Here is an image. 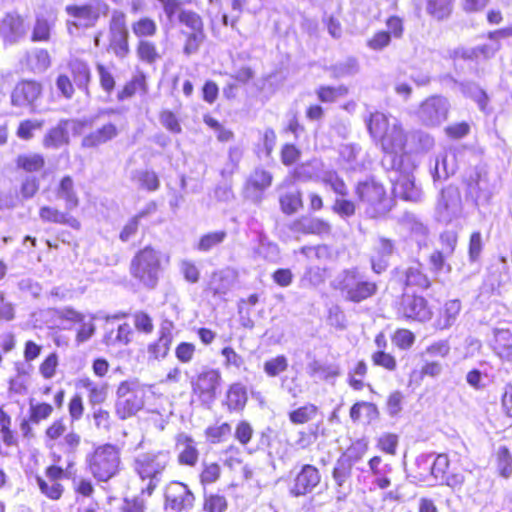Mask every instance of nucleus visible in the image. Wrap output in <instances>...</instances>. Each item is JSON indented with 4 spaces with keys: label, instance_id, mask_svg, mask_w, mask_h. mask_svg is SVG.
<instances>
[{
    "label": "nucleus",
    "instance_id": "1",
    "mask_svg": "<svg viewBox=\"0 0 512 512\" xmlns=\"http://www.w3.org/2000/svg\"><path fill=\"white\" fill-rule=\"evenodd\" d=\"M393 273L400 276L399 282L402 286V293L399 296L395 309L398 317L410 323H426L433 318L434 312L428 299L417 290H429L433 282L418 263L405 270L395 268Z\"/></svg>",
    "mask_w": 512,
    "mask_h": 512
},
{
    "label": "nucleus",
    "instance_id": "2",
    "mask_svg": "<svg viewBox=\"0 0 512 512\" xmlns=\"http://www.w3.org/2000/svg\"><path fill=\"white\" fill-rule=\"evenodd\" d=\"M354 194L368 218H383L393 207V199L385 185L374 177L358 181L354 185Z\"/></svg>",
    "mask_w": 512,
    "mask_h": 512
},
{
    "label": "nucleus",
    "instance_id": "3",
    "mask_svg": "<svg viewBox=\"0 0 512 512\" xmlns=\"http://www.w3.org/2000/svg\"><path fill=\"white\" fill-rule=\"evenodd\" d=\"M333 287L350 304L367 302L379 292L378 282L365 277L357 267L344 269Z\"/></svg>",
    "mask_w": 512,
    "mask_h": 512
},
{
    "label": "nucleus",
    "instance_id": "4",
    "mask_svg": "<svg viewBox=\"0 0 512 512\" xmlns=\"http://www.w3.org/2000/svg\"><path fill=\"white\" fill-rule=\"evenodd\" d=\"M86 467L97 482H108L122 470L120 448L112 443L96 446L86 458Z\"/></svg>",
    "mask_w": 512,
    "mask_h": 512
},
{
    "label": "nucleus",
    "instance_id": "5",
    "mask_svg": "<svg viewBox=\"0 0 512 512\" xmlns=\"http://www.w3.org/2000/svg\"><path fill=\"white\" fill-rule=\"evenodd\" d=\"M51 459L53 463L45 467L43 474L36 475L35 481L40 493L45 498L51 501H59L65 493V486L62 481L70 477L75 462L68 461L66 467L63 468L59 465L62 459L59 453H52Z\"/></svg>",
    "mask_w": 512,
    "mask_h": 512
},
{
    "label": "nucleus",
    "instance_id": "6",
    "mask_svg": "<svg viewBox=\"0 0 512 512\" xmlns=\"http://www.w3.org/2000/svg\"><path fill=\"white\" fill-rule=\"evenodd\" d=\"M43 441L52 453H58L55 449L63 452L68 457H74L80 452L82 437L74 430H68L63 418H57L47 425L43 434Z\"/></svg>",
    "mask_w": 512,
    "mask_h": 512
},
{
    "label": "nucleus",
    "instance_id": "7",
    "mask_svg": "<svg viewBox=\"0 0 512 512\" xmlns=\"http://www.w3.org/2000/svg\"><path fill=\"white\" fill-rule=\"evenodd\" d=\"M115 414L119 420L135 417L145 407L146 390L137 380H123L116 388Z\"/></svg>",
    "mask_w": 512,
    "mask_h": 512
},
{
    "label": "nucleus",
    "instance_id": "8",
    "mask_svg": "<svg viewBox=\"0 0 512 512\" xmlns=\"http://www.w3.org/2000/svg\"><path fill=\"white\" fill-rule=\"evenodd\" d=\"M130 274L146 287H154L161 270L160 254L148 245L138 250L130 262Z\"/></svg>",
    "mask_w": 512,
    "mask_h": 512
},
{
    "label": "nucleus",
    "instance_id": "9",
    "mask_svg": "<svg viewBox=\"0 0 512 512\" xmlns=\"http://www.w3.org/2000/svg\"><path fill=\"white\" fill-rule=\"evenodd\" d=\"M168 465V457L162 452L145 453L135 459V471L142 480H148L142 494L152 495L160 483V478Z\"/></svg>",
    "mask_w": 512,
    "mask_h": 512
},
{
    "label": "nucleus",
    "instance_id": "10",
    "mask_svg": "<svg viewBox=\"0 0 512 512\" xmlns=\"http://www.w3.org/2000/svg\"><path fill=\"white\" fill-rule=\"evenodd\" d=\"M68 72V74L61 73L56 78V86L61 95L71 99L75 94V88L89 94L91 70L88 64L82 60L70 61Z\"/></svg>",
    "mask_w": 512,
    "mask_h": 512
},
{
    "label": "nucleus",
    "instance_id": "11",
    "mask_svg": "<svg viewBox=\"0 0 512 512\" xmlns=\"http://www.w3.org/2000/svg\"><path fill=\"white\" fill-rule=\"evenodd\" d=\"M130 36L126 14L114 10L108 23L107 51L118 59H125L131 53Z\"/></svg>",
    "mask_w": 512,
    "mask_h": 512
},
{
    "label": "nucleus",
    "instance_id": "12",
    "mask_svg": "<svg viewBox=\"0 0 512 512\" xmlns=\"http://www.w3.org/2000/svg\"><path fill=\"white\" fill-rule=\"evenodd\" d=\"M320 470L312 464L301 465L298 472L290 479L288 492L292 497H303L311 494L321 483Z\"/></svg>",
    "mask_w": 512,
    "mask_h": 512
},
{
    "label": "nucleus",
    "instance_id": "13",
    "mask_svg": "<svg viewBox=\"0 0 512 512\" xmlns=\"http://www.w3.org/2000/svg\"><path fill=\"white\" fill-rule=\"evenodd\" d=\"M274 181L273 173L266 167L256 166L246 177L242 194L245 198L255 202H261L265 192L272 186Z\"/></svg>",
    "mask_w": 512,
    "mask_h": 512
},
{
    "label": "nucleus",
    "instance_id": "14",
    "mask_svg": "<svg viewBox=\"0 0 512 512\" xmlns=\"http://www.w3.org/2000/svg\"><path fill=\"white\" fill-rule=\"evenodd\" d=\"M94 128L81 139V148L95 150L116 140L121 134V127L114 121L90 123Z\"/></svg>",
    "mask_w": 512,
    "mask_h": 512
},
{
    "label": "nucleus",
    "instance_id": "15",
    "mask_svg": "<svg viewBox=\"0 0 512 512\" xmlns=\"http://www.w3.org/2000/svg\"><path fill=\"white\" fill-rule=\"evenodd\" d=\"M43 95V85L35 79H21L13 87L10 103L13 107L34 109Z\"/></svg>",
    "mask_w": 512,
    "mask_h": 512
},
{
    "label": "nucleus",
    "instance_id": "16",
    "mask_svg": "<svg viewBox=\"0 0 512 512\" xmlns=\"http://www.w3.org/2000/svg\"><path fill=\"white\" fill-rule=\"evenodd\" d=\"M221 386V374L218 369L207 368L194 379V395L202 403L213 401Z\"/></svg>",
    "mask_w": 512,
    "mask_h": 512
},
{
    "label": "nucleus",
    "instance_id": "17",
    "mask_svg": "<svg viewBox=\"0 0 512 512\" xmlns=\"http://www.w3.org/2000/svg\"><path fill=\"white\" fill-rule=\"evenodd\" d=\"M65 12L72 20L67 21V27L70 29L93 28L100 19L99 10L91 4H70L65 7Z\"/></svg>",
    "mask_w": 512,
    "mask_h": 512
},
{
    "label": "nucleus",
    "instance_id": "18",
    "mask_svg": "<svg viewBox=\"0 0 512 512\" xmlns=\"http://www.w3.org/2000/svg\"><path fill=\"white\" fill-rule=\"evenodd\" d=\"M71 209L65 210L56 205H42L38 210V216L43 223L66 226L74 231L81 230V222L70 213Z\"/></svg>",
    "mask_w": 512,
    "mask_h": 512
},
{
    "label": "nucleus",
    "instance_id": "19",
    "mask_svg": "<svg viewBox=\"0 0 512 512\" xmlns=\"http://www.w3.org/2000/svg\"><path fill=\"white\" fill-rule=\"evenodd\" d=\"M289 229L298 235L327 236L331 234L332 226L323 218L304 214L294 219Z\"/></svg>",
    "mask_w": 512,
    "mask_h": 512
},
{
    "label": "nucleus",
    "instance_id": "20",
    "mask_svg": "<svg viewBox=\"0 0 512 512\" xmlns=\"http://www.w3.org/2000/svg\"><path fill=\"white\" fill-rule=\"evenodd\" d=\"M407 142V132L401 124L396 123L393 124L391 129L375 144L378 145L385 154L401 155L406 151Z\"/></svg>",
    "mask_w": 512,
    "mask_h": 512
},
{
    "label": "nucleus",
    "instance_id": "21",
    "mask_svg": "<svg viewBox=\"0 0 512 512\" xmlns=\"http://www.w3.org/2000/svg\"><path fill=\"white\" fill-rule=\"evenodd\" d=\"M449 105L441 96H431L420 103L419 112L429 125L439 124L448 117Z\"/></svg>",
    "mask_w": 512,
    "mask_h": 512
},
{
    "label": "nucleus",
    "instance_id": "22",
    "mask_svg": "<svg viewBox=\"0 0 512 512\" xmlns=\"http://www.w3.org/2000/svg\"><path fill=\"white\" fill-rule=\"evenodd\" d=\"M26 31L25 19L18 12H7L0 21V35L10 44L22 39Z\"/></svg>",
    "mask_w": 512,
    "mask_h": 512
},
{
    "label": "nucleus",
    "instance_id": "23",
    "mask_svg": "<svg viewBox=\"0 0 512 512\" xmlns=\"http://www.w3.org/2000/svg\"><path fill=\"white\" fill-rule=\"evenodd\" d=\"M148 92L149 84L147 74L142 70H136L131 78L118 90L116 98L119 102H124L137 95H147Z\"/></svg>",
    "mask_w": 512,
    "mask_h": 512
},
{
    "label": "nucleus",
    "instance_id": "24",
    "mask_svg": "<svg viewBox=\"0 0 512 512\" xmlns=\"http://www.w3.org/2000/svg\"><path fill=\"white\" fill-rule=\"evenodd\" d=\"M76 387L86 391L90 406L104 404L108 399L109 385L105 382H96L92 378L84 376L77 380Z\"/></svg>",
    "mask_w": 512,
    "mask_h": 512
},
{
    "label": "nucleus",
    "instance_id": "25",
    "mask_svg": "<svg viewBox=\"0 0 512 512\" xmlns=\"http://www.w3.org/2000/svg\"><path fill=\"white\" fill-rule=\"evenodd\" d=\"M444 365L439 360H425L420 369H413L408 375L407 385L411 388L419 387L425 378L435 379L442 375Z\"/></svg>",
    "mask_w": 512,
    "mask_h": 512
},
{
    "label": "nucleus",
    "instance_id": "26",
    "mask_svg": "<svg viewBox=\"0 0 512 512\" xmlns=\"http://www.w3.org/2000/svg\"><path fill=\"white\" fill-rule=\"evenodd\" d=\"M190 495L188 486L179 481L169 482L164 490L166 507L181 512L185 508V501Z\"/></svg>",
    "mask_w": 512,
    "mask_h": 512
},
{
    "label": "nucleus",
    "instance_id": "27",
    "mask_svg": "<svg viewBox=\"0 0 512 512\" xmlns=\"http://www.w3.org/2000/svg\"><path fill=\"white\" fill-rule=\"evenodd\" d=\"M68 124L69 120L63 119L48 129L42 139L43 147L45 149H58L68 145L70 142Z\"/></svg>",
    "mask_w": 512,
    "mask_h": 512
},
{
    "label": "nucleus",
    "instance_id": "28",
    "mask_svg": "<svg viewBox=\"0 0 512 512\" xmlns=\"http://www.w3.org/2000/svg\"><path fill=\"white\" fill-rule=\"evenodd\" d=\"M172 341L173 335L170 328L162 326L158 337L147 345L148 359L153 361L164 359L170 351Z\"/></svg>",
    "mask_w": 512,
    "mask_h": 512
},
{
    "label": "nucleus",
    "instance_id": "29",
    "mask_svg": "<svg viewBox=\"0 0 512 512\" xmlns=\"http://www.w3.org/2000/svg\"><path fill=\"white\" fill-rule=\"evenodd\" d=\"M462 309L459 299H450L438 309L435 318V327L439 330L450 328L457 320Z\"/></svg>",
    "mask_w": 512,
    "mask_h": 512
},
{
    "label": "nucleus",
    "instance_id": "30",
    "mask_svg": "<svg viewBox=\"0 0 512 512\" xmlns=\"http://www.w3.org/2000/svg\"><path fill=\"white\" fill-rule=\"evenodd\" d=\"M278 204L284 215H295L304 207L303 192L297 188L285 190L279 194Z\"/></svg>",
    "mask_w": 512,
    "mask_h": 512
},
{
    "label": "nucleus",
    "instance_id": "31",
    "mask_svg": "<svg viewBox=\"0 0 512 512\" xmlns=\"http://www.w3.org/2000/svg\"><path fill=\"white\" fill-rule=\"evenodd\" d=\"M424 3L425 11L432 20L444 22L452 16L456 0H425Z\"/></svg>",
    "mask_w": 512,
    "mask_h": 512
},
{
    "label": "nucleus",
    "instance_id": "32",
    "mask_svg": "<svg viewBox=\"0 0 512 512\" xmlns=\"http://www.w3.org/2000/svg\"><path fill=\"white\" fill-rule=\"evenodd\" d=\"M157 210L156 202H150L147 204L142 210L132 216L122 227L119 233V239L122 242L129 241L132 237H134L139 229L140 220L155 213Z\"/></svg>",
    "mask_w": 512,
    "mask_h": 512
},
{
    "label": "nucleus",
    "instance_id": "33",
    "mask_svg": "<svg viewBox=\"0 0 512 512\" xmlns=\"http://www.w3.org/2000/svg\"><path fill=\"white\" fill-rule=\"evenodd\" d=\"M247 401V391L241 383H233L228 387L224 405L229 412H242Z\"/></svg>",
    "mask_w": 512,
    "mask_h": 512
},
{
    "label": "nucleus",
    "instance_id": "34",
    "mask_svg": "<svg viewBox=\"0 0 512 512\" xmlns=\"http://www.w3.org/2000/svg\"><path fill=\"white\" fill-rule=\"evenodd\" d=\"M320 413L319 407L307 402L301 406L291 409L287 416L291 424L295 426H303L314 420Z\"/></svg>",
    "mask_w": 512,
    "mask_h": 512
},
{
    "label": "nucleus",
    "instance_id": "35",
    "mask_svg": "<svg viewBox=\"0 0 512 512\" xmlns=\"http://www.w3.org/2000/svg\"><path fill=\"white\" fill-rule=\"evenodd\" d=\"M57 195L65 201L68 209L77 208L80 204V198L76 191L74 179L70 175H65L59 180Z\"/></svg>",
    "mask_w": 512,
    "mask_h": 512
},
{
    "label": "nucleus",
    "instance_id": "36",
    "mask_svg": "<svg viewBox=\"0 0 512 512\" xmlns=\"http://www.w3.org/2000/svg\"><path fill=\"white\" fill-rule=\"evenodd\" d=\"M491 347L496 355L507 358L512 355V332L508 328H497L493 331Z\"/></svg>",
    "mask_w": 512,
    "mask_h": 512
},
{
    "label": "nucleus",
    "instance_id": "37",
    "mask_svg": "<svg viewBox=\"0 0 512 512\" xmlns=\"http://www.w3.org/2000/svg\"><path fill=\"white\" fill-rule=\"evenodd\" d=\"M53 412L54 407L48 402L30 403L28 420H23L21 423V429L23 431H29V422L39 424L40 422L47 420Z\"/></svg>",
    "mask_w": 512,
    "mask_h": 512
},
{
    "label": "nucleus",
    "instance_id": "38",
    "mask_svg": "<svg viewBox=\"0 0 512 512\" xmlns=\"http://www.w3.org/2000/svg\"><path fill=\"white\" fill-rule=\"evenodd\" d=\"M131 30L137 40H145L157 35L158 24L150 16H141L131 23Z\"/></svg>",
    "mask_w": 512,
    "mask_h": 512
},
{
    "label": "nucleus",
    "instance_id": "39",
    "mask_svg": "<svg viewBox=\"0 0 512 512\" xmlns=\"http://www.w3.org/2000/svg\"><path fill=\"white\" fill-rule=\"evenodd\" d=\"M137 59L145 64L153 65L161 59L157 44L148 39L138 40L135 47Z\"/></svg>",
    "mask_w": 512,
    "mask_h": 512
},
{
    "label": "nucleus",
    "instance_id": "40",
    "mask_svg": "<svg viewBox=\"0 0 512 512\" xmlns=\"http://www.w3.org/2000/svg\"><path fill=\"white\" fill-rule=\"evenodd\" d=\"M389 118L382 112L371 113L367 121V128L370 136L376 143L391 129Z\"/></svg>",
    "mask_w": 512,
    "mask_h": 512
},
{
    "label": "nucleus",
    "instance_id": "41",
    "mask_svg": "<svg viewBox=\"0 0 512 512\" xmlns=\"http://www.w3.org/2000/svg\"><path fill=\"white\" fill-rule=\"evenodd\" d=\"M493 459L500 477L508 479L512 476V452L503 445L493 454Z\"/></svg>",
    "mask_w": 512,
    "mask_h": 512
},
{
    "label": "nucleus",
    "instance_id": "42",
    "mask_svg": "<svg viewBox=\"0 0 512 512\" xmlns=\"http://www.w3.org/2000/svg\"><path fill=\"white\" fill-rule=\"evenodd\" d=\"M16 167L27 173L39 172L45 167V158L38 153L20 154L15 159Z\"/></svg>",
    "mask_w": 512,
    "mask_h": 512
},
{
    "label": "nucleus",
    "instance_id": "43",
    "mask_svg": "<svg viewBox=\"0 0 512 512\" xmlns=\"http://www.w3.org/2000/svg\"><path fill=\"white\" fill-rule=\"evenodd\" d=\"M54 21L43 15H37L33 24L30 40L32 42H48L51 39V32Z\"/></svg>",
    "mask_w": 512,
    "mask_h": 512
},
{
    "label": "nucleus",
    "instance_id": "44",
    "mask_svg": "<svg viewBox=\"0 0 512 512\" xmlns=\"http://www.w3.org/2000/svg\"><path fill=\"white\" fill-rule=\"evenodd\" d=\"M368 466L372 475L376 477L375 483L380 489H386L390 486V479L385 476L387 472L391 471L389 464H383L380 456H373L368 461Z\"/></svg>",
    "mask_w": 512,
    "mask_h": 512
},
{
    "label": "nucleus",
    "instance_id": "45",
    "mask_svg": "<svg viewBox=\"0 0 512 512\" xmlns=\"http://www.w3.org/2000/svg\"><path fill=\"white\" fill-rule=\"evenodd\" d=\"M365 412V418L368 422L375 420L379 416V411L376 404L372 402L366 401H358L354 403L349 411V416L354 423L360 422L362 417V412Z\"/></svg>",
    "mask_w": 512,
    "mask_h": 512
},
{
    "label": "nucleus",
    "instance_id": "46",
    "mask_svg": "<svg viewBox=\"0 0 512 512\" xmlns=\"http://www.w3.org/2000/svg\"><path fill=\"white\" fill-rule=\"evenodd\" d=\"M327 277V269L320 267H309L300 278V285L305 289H316L324 285Z\"/></svg>",
    "mask_w": 512,
    "mask_h": 512
},
{
    "label": "nucleus",
    "instance_id": "47",
    "mask_svg": "<svg viewBox=\"0 0 512 512\" xmlns=\"http://www.w3.org/2000/svg\"><path fill=\"white\" fill-rule=\"evenodd\" d=\"M349 93V88L346 85H321L316 89L317 99L321 103H333L340 98L346 97Z\"/></svg>",
    "mask_w": 512,
    "mask_h": 512
},
{
    "label": "nucleus",
    "instance_id": "48",
    "mask_svg": "<svg viewBox=\"0 0 512 512\" xmlns=\"http://www.w3.org/2000/svg\"><path fill=\"white\" fill-rule=\"evenodd\" d=\"M325 428L320 423L314 424L312 427L300 430L297 434L296 445L300 449L310 448L320 437L325 436Z\"/></svg>",
    "mask_w": 512,
    "mask_h": 512
},
{
    "label": "nucleus",
    "instance_id": "49",
    "mask_svg": "<svg viewBox=\"0 0 512 512\" xmlns=\"http://www.w3.org/2000/svg\"><path fill=\"white\" fill-rule=\"evenodd\" d=\"M368 373V365L364 360H359L351 368L347 375V384L355 391H361L365 387V378Z\"/></svg>",
    "mask_w": 512,
    "mask_h": 512
},
{
    "label": "nucleus",
    "instance_id": "50",
    "mask_svg": "<svg viewBox=\"0 0 512 512\" xmlns=\"http://www.w3.org/2000/svg\"><path fill=\"white\" fill-rule=\"evenodd\" d=\"M134 331L129 323L125 322L118 326L116 336L113 337L112 333L103 337V342L107 346L115 345H128L132 341Z\"/></svg>",
    "mask_w": 512,
    "mask_h": 512
},
{
    "label": "nucleus",
    "instance_id": "51",
    "mask_svg": "<svg viewBox=\"0 0 512 512\" xmlns=\"http://www.w3.org/2000/svg\"><path fill=\"white\" fill-rule=\"evenodd\" d=\"M368 451V444L363 440H356L352 442L345 452L341 455L339 460L349 463L353 466L356 462L361 460Z\"/></svg>",
    "mask_w": 512,
    "mask_h": 512
},
{
    "label": "nucleus",
    "instance_id": "52",
    "mask_svg": "<svg viewBox=\"0 0 512 512\" xmlns=\"http://www.w3.org/2000/svg\"><path fill=\"white\" fill-rule=\"evenodd\" d=\"M44 126L43 120L37 119H23L18 123L16 128V136L23 141H30L33 139L35 132L41 130Z\"/></svg>",
    "mask_w": 512,
    "mask_h": 512
},
{
    "label": "nucleus",
    "instance_id": "53",
    "mask_svg": "<svg viewBox=\"0 0 512 512\" xmlns=\"http://www.w3.org/2000/svg\"><path fill=\"white\" fill-rule=\"evenodd\" d=\"M222 474L221 466L217 462H204L199 473V482L205 489L216 483Z\"/></svg>",
    "mask_w": 512,
    "mask_h": 512
},
{
    "label": "nucleus",
    "instance_id": "54",
    "mask_svg": "<svg viewBox=\"0 0 512 512\" xmlns=\"http://www.w3.org/2000/svg\"><path fill=\"white\" fill-rule=\"evenodd\" d=\"M371 361L374 366L381 367L388 372H394L398 367L396 357L383 349L374 351L371 354Z\"/></svg>",
    "mask_w": 512,
    "mask_h": 512
},
{
    "label": "nucleus",
    "instance_id": "55",
    "mask_svg": "<svg viewBox=\"0 0 512 512\" xmlns=\"http://www.w3.org/2000/svg\"><path fill=\"white\" fill-rule=\"evenodd\" d=\"M322 182L324 185L329 186L335 194L341 197L348 195V186L345 180L336 171L326 172L322 178Z\"/></svg>",
    "mask_w": 512,
    "mask_h": 512
},
{
    "label": "nucleus",
    "instance_id": "56",
    "mask_svg": "<svg viewBox=\"0 0 512 512\" xmlns=\"http://www.w3.org/2000/svg\"><path fill=\"white\" fill-rule=\"evenodd\" d=\"M254 428L247 420H240L236 423L234 428V439L241 446L246 447L251 443L254 438Z\"/></svg>",
    "mask_w": 512,
    "mask_h": 512
},
{
    "label": "nucleus",
    "instance_id": "57",
    "mask_svg": "<svg viewBox=\"0 0 512 512\" xmlns=\"http://www.w3.org/2000/svg\"><path fill=\"white\" fill-rule=\"evenodd\" d=\"M175 447L179 450L178 460L181 464L192 465V440L188 435L178 434Z\"/></svg>",
    "mask_w": 512,
    "mask_h": 512
},
{
    "label": "nucleus",
    "instance_id": "58",
    "mask_svg": "<svg viewBox=\"0 0 512 512\" xmlns=\"http://www.w3.org/2000/svg\"><path fill=\"white\" fill-rule=\"evenodd\" d=\"M399 437L395 433L386 432L380 435L376 441V448L388 455L394 456L397 453Z\"/></svg>",
    "mask_w": 512,
    "mask_h": 512
},
{
    "label": "nucleus",
    "instance_id": "59",
    "mask_svg": "<svg viewBox=\"0 0 512 512\" xmlns=\"http://www.w3.org/2000/svg\"><path fill=\"white\" fill-rule=\"evenodd\" d=\"M228 501L225 496L218 493L204 495L203 510L205 512H226Z\"/></svg>",
    "mask_w": 512,
    "mask_h": 512
},
{
    "label": "nucleus",
    "instance_id": "60",
    "mask_svg": "<svg viewBox=\"0 0 512 512\" xmlns=\"http://www.w3.org/2000/svg\"><path fill=\"white\" fill-rule=\"evenodd\" d=\"M288 359L285 355H277L264 362L263 370L269 377H277L288 369Z\"/></svg>",
    "mask_w": 512,
    "mask_h": 512
},
{
    "label": "nucleus",
    "instance_id": "61",
    "mask_svg": "<svg viewBox=\"0 0 512 512\" xmlns=\"http://www.w3.org/2000/svg\"><path fill=\"white\" fill-rule=\"evenodd\" d=\"M302 151L300 147H298L294 143H284L281 146L280 149V160L281 163L286 166L290 167L298 163V161L301 159Z\"/></svg>",
    "mask_w": 512,
    "mask_h": 512
},
{
    "label": "nucleus",
    "instance_id": "62",
    "mask_svg": "<svg viewBox=\"0 0 512 512\" xmlns=\"http://www.w3.org/2000/svg\"><path fill=\"white\" fill-rule=\"evenodd\" d=\"M415 339V334L407 328H398L391 336L393 344L400 350H409Z\"/></svg>",
    "mask_w": 512,
    "mask_h": 512
},
{
    "label": "nucleus",
    "instance_id": "63",
    "mask_svg": "<svg viewBox=\"0 0 512 512\" xmlns=\"http://www.w3.org/2000/svg\"><path fill=\"white\" fill-rule=\"evenodd\" d=\"M231 434V426L229 423L224 422L220 425L209 426L205 430L206 438L213 444L225 441Z\"/></svg>",
    "mask_w": 512,
    "mask_h": 512
},
{
    "label": "nucleus",
    "instance_id": "64",
    "mask_svg": "<svg viewBox=\"0 0 512 512\" xmlns=\"http://www.w3.org/2000/svg\"><path fill=\"white\" fill-rule=\"evenodd\" d=\"M357 205V200L353 201L342 197L334 201L332 210L341 218H350L356 214Z\"/></svg>",
    "mask_w": 512,
    "mask_h": 512
}]
</instances>
